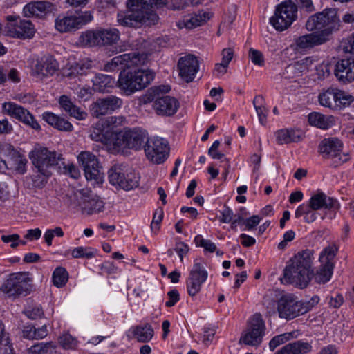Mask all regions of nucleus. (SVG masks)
Instances as JSON below:
<instances>
[{"mask_svg":"<svg viewBox=\"0 0 354 354\" xmlns=\"http://www.w3.org/2000/svg\"><path fill=\"white\" fill-rule=\"evenodd\" d=\"M314 251L306 249L299 252L288 262L283 270V280L299 288L307 287L313 278Z\"/></svg>","mask_w":354,"mask_h":354,"instance_id":"obj_1","label":"nucleus"},{"mask_svg":"<svg viewBox=\"0 0 354 354\" xmlns=\"http://www.w3.org/2000/svg\"><path fill=\"white\" fill-rule=\"evenodd\" d=\"M319 298L315 295L308 301L298 300L292 294H286L277 301L279 317L286 320L292 319L310 311L319 303Z\"/></svg>","mask_w":354,"mask_h":354,"instance_id":"obj_2","label":"nucleus"},{"mask_svg":"<svg viewBox=\"0 0 354 354\" xmlns=\"http://www.w3.org/2000/svg\"><path fill=\"white\" fill-rule=\"evenodd\" d=\"M169 90V86L167 85L151 87L143 97V102L147 104L153 102V108L159 115H173L179 108V102L175 97L163 96Z\"/></svg>","mask_w":354,"mask_h":354,"instance_id":"obj_3","label":"nucleus"},{"mask_svg":"<svg viewBox=\"0 0 354 354\" xmlns=\"http://www.w3.org/2000/svg\"><path fill=\"white\" fill-rule=\"evenodd\" d=\"M154 73L149 69L123 70L120 73L117 86L127 95L146 88L153 80Z\"/></svg>","mask_w":354,"mask_h":354,"instance_id":"obj_4","label":"nucleus"},{"mask_svg":"<svg viewBox=\"0 0 354 354\" xmlns=\"http://www.w3.org/2000/svg\"><path fill=\"white\" fill-rule=\"evenodd\" d=\"M29 158L37 171L46 180L52 174V169L59 162L64 165L61 154L55 151H49L47 148L36 145L29 153Z\"/></svg>","mask_w":354,"mask_h":354,"instance_id":"obj_5","label":"nucleus"},{"mask_svg":"<svg viewBox=\"0 0 354 354\" xmlns=\"http://www.w3.org/2000/svg\"><path fill=\"white\" fill-rule=\"evenodd\" d=\"M120 40V32L115 28H97L83 32L80 44L86 47L112 46Z\"/></svg>","mask_w":354,"mask_h":354,"instance_id":"obj_6","label":"nucleus"},{"mask_svg":"<svg viewBox=\"0 0 354 354\" xmlns=\"http://www.w3.org/2000/svg\"><path fill=\"white\" fill-rule=\"evenodd\" d=\"M109 183L124 190H131L138 186L140 177L135 171L126 165L115 164L108 171Z\"/></svg>","mask_w":354,"mask_h":354,"instance_id":"obj_7","label":"nucleus"},{"mask_svg":"<svg viewBox=\"0 0 354 354\" xmlns=\"http://www.w3.org/2000/svg\"><path fill=\"white\" fill-rule=\"evenodd\" d=\"M343 142L335 137L323 139L319 145V152L324 158L333 161L335 167L346 162L349 156L342 152Z\"/></svg>","mask_w":354,"mask_h":354,"instance_id":"obj_8","label":"nucleus"},{"mask_svg":"<svg viewBox=\"0 0 354 354\" xmlns=\"http://www.w3.org/2000/svg\"><path fill=\"white\" fill-rule=\"evenodd\" d=\"M337 248L335 245H330L326 247L319 254L320 266L315 272L313 273L315 282L318 283H325L328 282L333 274L335 257L337 253Z\"/></svg>","mask_w":354,"mask_h":354,"instance_id":"obj_9","label":"nucleus"},{"mask_svg":"<svg viewBox=\"0 0 354 354\" xmlns=\"http://www.w3.org/2000/svg\"><path fill=\"white\" fill-rule=\"evenodd\" d=\"M125 11H120L117 15L118 23L124 27L138 28L142 24L151 26L156 22H152L149 17L142 12L134 3L127 1Z\"/></svg>","mask_w":354,"mask_h":354,"instance_id":"obj_10","label":"nucleus"},{"mask_svg":"<svg viewBox=\"0 0 354 354\" xmlns=\"http://www.w3.org/2000/svg\"><path fill=\"white\" fill-rule=\"evenodd\" d=\"M297 6L291 1H284L275 10L274 15L270 17V22L279 31L288 28L296 19Z\"/></svg>","mask_w":354,"mask_h":354,"instance_id":"obj_11","label":"nucleus"},{"mask_svg":"<svg viewBox=\"0 0 354 354\" xmlns=\"http://www.w3.org/2000/svg\"><path fill=\"white\" fill-rule=\"evenodd\" d=\"M93 19L91 11H82L76 15H59L55 21V27L59 32H69L81 28Z\"/></svg>","mask_w":354,"mask_h":354,"instance_id":"obj_12","label":"nucleus"},{"mask_svg":"<svg viewBox=\"0 0 354 354\" xmlns=\"http://www.w3.org/2000/svg\"><path fill=\"white\" fill-rule=\"evenodd\" d=\"M337 11L334 8H326L322 12L310 16L306 23L308 31L330 30V35L335 28L337 22Z\"/></svg>","mask_w":354,"mask_h":354,"instance_id":"obj_13","label":"nucleus"},{"mask_svg":"<svg viewBox=\"0 0 354 354\" xmlns=\"http://www.w3.org/2000/svg\"><path fill=\"white\" fill-rule=\"evenodd\" d=\"M266 325L259 313L254 314L248 322L245 330L242 333L239 342L245 345L257 346L265 335Z\"/></svg>","mask_w":354,"mask_h":354,"instance_id":"obj_14","label":"nucleus"},{"mask_svg":"<svg viewBox=\"0 0 354 354\" xmlns=\"http://www.w3.org/2000/svg\"><path fill=\"white\" fill-rule=\"evenodd\" d=\"M6 20V28L9 36L21 39H29L34 37L36 30L30 20L14 15L7 16Z\"/></svg>","mask_w":354,"mask_h":354,"instance_id":"obj_15","label":"nucleus"},{"mask_svg":"<svg viewBox=\"0 0 354 354\" xmlns=\"http://www.w3.org/2000/svg\"><path fill=\"white\" fill-rule=\"evenodd\" d=\"M30 279L26 272L11 274L1 287V290L8 297L26 295L30 288Z\"/></svg>","mask_w":354,"mask_h":354,"instance_id":"obj_16","label":"nucleus"},{"mask_svg":"<svg viewBox=\"0 0 354 354\" xmlns=\"http://www.w3.org/2000/svg\"><path fill=\"white\" fill-rule=\"evenodd\" d=\"M145 152L149 160L160 164L165 162L169 153L168 142L162 138L148 139L145 145Z\"/></svg>","mask_w":354,"mask_h":354,"instance_id":"obj_17","label":"nucleus"},{"mask_svg":"<svg viewBox=\"0 0 354 354\" xmlns=\"http://www.w3.org/2000/svg\"><path fill=\"white\" fill-rule=\"evenodd\" d=\"M207 277L208 273L203 266V261L200 259H195L186 282L187 292L189 296L194 297L201 291Z\"/></svg>","mask_w":354,"mask_h":354,"instance_id":"obj_18","label":"nucleus"},{"mask_svg":"<svg viewBox=\"0 0 354 354\" xmlns=\"http://www.w3.org/2000/svg\"><path fill=\"white\" fill-rule=\"evenodd\" d=\"M123 104L122 100L115 95L97 98L90 105L91 115L96 118L111 114Z\"/></svg>","mask_w":354,"mask_h":354,"instance_id":"obj_19","label":"nucleus"},{"mask_svg":"<svg viewBox=\"0 0 354 354\" xmlns=\"http://www.w3.org/2000/svg\"><path fill=\"white\" fill-rule=\"evenodd\" d=\"M2 111L3 113L18 120L35 130H40L41 129L40 125L30 111L15 102H4L2 104Z\"/></svg>","mask_w":354,"mask_h":354,"instance_id":"obj_20","label":"nucleus"},{"mask_svg":"<svg viewBox=\"0 0 354 354\" xmlns=\"http://www.w3.org/2000/svg\"><path fill=\"white\" fill-rule=\"evenodd\" d=\"M79 163L83 167L87 180L97 182L102 178V173L96 156L89 151H82L77 156Z\"/></svg>","mask_w":354,"mask_h":354,"instance_id":"obj_21","label":"nucleus"},{"mask_svg":"<svg viewBox=\"0 0 354 354\" xmlns=\"http://www.w3.org/2000/svg\"><path fill=\"white\" fill-rule=\"evenodd\" d=\"M77 203L74 207H80L82 214L91 215L102 212L104 209V203L97 195L84 196L82 192L75 194Z\"/></svg>","mask_w":354,"mask_h":354,"instance_id":"obj_22","label":"nucleus"},{"mask_svg":"<svg viewBox=\"0 0 354 354\" xmlns=\"http://www.w3.org/2000/svg\"><path fill=\"white\" fill-rule=\"evenodd\" d=\"M178 68L180 76L187 82H192L198 71L199 62L193 55H187L179 59Z\"/></svg>","mask_w":354,"mask_h":354,"instance_id":"obj_23","label":"nucleus"},{"mask_svg":"<svg viewBox=\"0 0 354 354\" xmlns=\"http://www.w3.org/2000/svg\"><path fill=\"white\" fill-rule=\"evenodd\" d=\"M59 69L57 62L51 56H44L37 61L32 75L38 80L53 76Z\"/></svg>","mask_w":354,"mask_h":354,"instance_id":"obj_24","label":"nucleus"},{"mask_svg":"<svg viewBox=\"0 0 354 354\" xmlns=\"http://www.w3.org/2000/svg\"><path fill=\"white\" fill-rule=\"evenodd\" d=\"M329 36L330 30L309 33L296 39L295 44L300 49L310 48L325 43L328 40Z\"/></svg>","mask_w":354,"mask_h":354,"instance_id":"obj_25","label":"nucleus"},{"mask_svg":"<svg viewBox=\"0 0 354 354\" xmlns=\"http://www.w3.org/2000/svg\"><path fill=\"white\" fill-rule=\"evenodd\" d=\"M334 74L337 80L343 84L354 81V58L342 59L337 62Z\"/></svg>","mask_w":354,"mask_h":354,"instance_id":"obj_26","label":"nucleus"},{"mask_svg":"<svg viewBox=\"0 0 354 354\" xmlns=\"http://www.w3.org/2000/svg\"><path fill=\"white\" fill-rule=\"evenodd\" d=\"M125 138L127 148L133 150H140L144 143L148 140L147 132L140 128L125 129Z\"/></svg>","mask_w":354,"mask_h":354,"instance_id":"obj_27","label":"nucleus"},{"mask_svg":"<svg viewBox=\"0 0 354 354\" xmlns=\"http://www.w3.org/2000/svg\"><path fill=\"white\" fill-rule=\"evenodd\" d=\"M54 8L53 3L49 1H33L26 4L24 8V15L27 17H43L51 12Z\"/></svg>","mask_w":354,"mask_h":354,"instance_id":"obj_28","label":"nucleus"},{"mask_svg":"<svg viewBox=\"0 0 354 354\" xmlns=\"http://www.w3.org/2000/svg\"><path fill=\"white\" fill-rule=\"evenodd\" d=\"M308 203L313 209L319 210L322 208L325 209H338L339 203L337 200L328 197L323 192H318L311 196Z\"/></svg>","mask_w":354,"mask_h":354,"instance_id":"obj_29","label":"nucleus"},{"mask_svg":"<svg viewBox=\"0 0 354 354\" xmlns=\"http://www.w3.org/2000/svg\"><path fill=\"white\" fill-rule=\"evenodd\" d=\"M125 131H109L105 145L112 153H118L127 148Z\"/></svg>","mask_w":354,"mask_h":354,"instance_id":"obj_30","label":"nucleus"},{"mask_svg":"<svg viewBox=\"0 0 354 354\" xmlns=\"http://www.w3.org/2000/svg\"><path fill=\"white\" fill-rule=\"evenodd\" d=\"M311 350L312 346L309 342L297 340L285 345L274 354H307Z\"/></svg>","mask_w":354,"mask_h":354,"instance_id":"obj_31","label":"nucleus"},{"mask_svg":"<svg viewBox=\"0 0 354 354\" xmlns=\"http://www.w3.org/2000/svg\"><path fill=\"white\" fill-rule=\"evenodd\" d=\"M59 104L65 112L77 120H84L87 116V113L77 106L66 95H63L59 97Z\"/></svg>","mask_w":354,"mask_h":354,"instance_id":"obj_32","label":"nucleus"},{"mask_svg":"<svg viewBox=\"0 0 354 354\" xmlns=\"http://www.w3.org/2000/svg\"><path fill=\"white\" fill-rule=\"evenodd\" d=\"M211 14L208 12H199L192 16L186 17L183 20L178 22V26L180 28H186L187 29L194 28L205 24L211 17Z\"/></svg>","mask_w":354,"mask_h":354,"instance_id":"obj_33","label":"nucleus"},{"mask_svg":"<svg viewBox=\"0 0 354 354\" xmlns=\"http://www.w3.org/2000/svg\"><path fill=\"white\" fill-rule=\"evenodd\" d=\"M42 118L49 125L59 131H71L73 129L70 122L53 113L44 112L42 114Z\"/></svg>","mask_w":354,"mask_h":354,"instance_id":"obj_34","label":"nucleus"},{"mask_svg":"<svg viewBox=\"0 0 354 354\" xmlns=\"http://www.w3.org/2000/svg\"><path fill=\"white\" fill-rule=\"evenodd\" d=\"M93 90L100 93L109 92L117 82L110 75L97 74L92 80Z\"/></svg>","mask_w":354,"mask_h":354,"instance_id":"obj_35","label":"nucleus"},{"mask_svg":"<svg viewBox=\"0 0 354 354\" xmlns=\"http://www.w3.org/2000/svg\"><path fill=\"white\" fill-rule=\"evenodd\" d=\"M131 3H134L136 6H138V8L145 14H146L151 21L157 22L158 17L156 12H154L151 8L153 5L162 4L165 3V0H128Z\"/></svg>","mask_w":354,"mask_h":354,"instance_id":"obj_36","label":"nucleus"},{"mask_svg":"<svg viewBox=\"0 0 354 354\" xmlns=\"http://www.w3.org/2000/svg\"><path fill=\"white\" fill-rule=\"evenodd\" d=\"M308 59H303L293 64H289L286 67L283 75L286 79H294L301 76L304 73L308 71Z\"/></svg>","mask_w":354,"mask_h":354,"instance_id":"obj_37","label":"nucleus"},{"mask_svg":"<svg viewBox=\"0 0 354 354\" xmlns=\"http://www.w3.org/2000/svg\"><path fill=\"white\" fill-rule=\"evenodd\" d=\"M301 139L300 131L294 129H281L277 132L276 140L278 144L283 145L297 142Z\"/></svg>","mask_w":354,"mask_h":354,"instance_id":"obj_38","label":"nucleus"},{"mask_svg":"<svg viewBox=\"0 0 354 354\" xmlns=\"http://www.w3.org/2000/svg\"><path fill=\"white\" fill-rule=\"evenodd\" d=\"M308 122L311 125L327 129L334 124V118L319 113H311L308 115Z\"/></svg>","mask_w":354,"mask_h":354,"instance_id":"obj_39","label":"nucleus"},{"mask_svg":"<svg viewBox=\"0 0 354 354\" xmlns=\"http://www.w3.org/2000/svg\"><path fill=\"white\" fill-rule=\"evenodd\" d=\"M23 337L28 339H39L46 337L48 335V330L46 325L38 328L28 325L24 327L22 330Z\"/></svg>","mask_w":354,"mask_h":354,"instance_id":"obj_40","label":"nucleus"},{"mask_svg":"<svg viewBox=\"0 0 354 354\" xmlns=\"http://www.w3.org/2000/svg\"><path fill=\"white\" fill-rule=\"evenodd\" d=\"M109 132V131L106 129L102 121L99 120L92 127L90 138L94 141L105 145Z\"/></svg>","mask_w":354,"mask_h":354,"instance_id":"obj_41","label":"nucleus"},{"mask_svg":"<svg viewBox=\"0 0 354 354\" xmlns=\"http://www.w3.org/2000/svg\"><path fill=\"white\" fill-rule=\"evenodd\" d=\"M135 337L138 342H147L151 340L153 336V329L149 324L144 326H139L135 328L133 330Z\"/></svg>","mask_w":354,"mask_h":354,"instance_id":"obj_42","label":"nucleus"},{"mask_svg":"<svg viewBox=\"0 0 354 354\" xmlns=\"http://www.w3.org/2000/svg\"><path fill=\"white\" fill-rule=\"evenodd\" d=\"M124 55H127L129 59H126V67L131 68L133 66H138L141 65H144L148 59L147 54L145 53H124Z\"/></svg>","mask_w":354,"mask_h":354,"instance_id":"obj_43","label":"nucleus"},{"mask_svg":"<svg viewBox=\"0 0 354 354\" xmlns=\"http://www.w3.org/2000/svg\"><path fill=\"white\" fill-rule=\"evenodd\" d=\"M335 109H342L354 101V97L344 91L335 89Z\"/></svg>","mask_w":354,"mask_h":354,"instance_id":"obj_44","label":"nucleus"},{"mask_svg":"<svg viewBox=\"0 0 354 354\" xmlns=\"http://www.w3.org/2000/svg\"><path fill=\"white\" fill-rule=\"evenodd\" d=\"M253 105L261 124H264L267 118V110L265 107V100L262 95H257L253 100Z\"/></svg>","mask_w":354,"mask_h":354,"instance_id":"obj_45","label":"nucleus"},{"mask_svg":"<svg viewBox=\"0 0 354 354\" xmlns=\"http://www.w3.org/2000/svg\"><path fill=\"white\" fill-rule=\"evenodd\" d=\"M335 89L329 88L319 95V102L322 106L335 109Z\"/></svg>","mask_w":354,"mask_h":354,"instance_id":"obj_46","label":"nucleus"},{"mask_svg":"<svg viewBox=\"0 0 354 354\" xmlns=\"http://www.w3.org/2000/svg\"><path fill=\"white\" fill-rule=\"evenodd\" d=\"M53 283L57 288H62L66 285L68 279V274L63 267H57L53 273Z\"/></svg>","mask_w":354,"mask_h":354,"instance_id":"obj_47","label":"nucleus"},{"mask_svg":"<svg viewBox=\"0 0 354 354\" xmlns=\"http://www.w3.org/2000/svg\"><path fill=\"white\" fill-rule=\"evenodd\" d=\"M101 121L108 131L127 124V119L122 115L107 117Z\"/></svg>","mask_w":354,"mask_h":354,"instance_id":"obj_48","label":"nucleus"},{"mask_svg":"<svg viewBox=\"0 0 354 354\" xmlns=\"http://www.w3.org/2000/svg\"><path fill=\"white\" fill-rule=\"evenodd\" d=\"M126 59H129V57L124 54L114 57L110 62L104 65V70L107 72H111L114 71L120 66H126Z\"/></svg>","mask_w":354,"mask_h":354,"instance_id":"obj_49","label":"nucleus"},{"mask_svg":"<svg viewBox=\"0 0 354 354\" xmlns=\"http://www.w3.org/2000/svg\"><path fill=\"white\" fill-rule=\"evenodd\" d=\"M71 255L73 258H86L91 259L94 257L95 252L92 248L88 247H77L72 250Z\"/></svg>","mask_w":354,"mask_h":354,"instance_id":"obj_50","label":"nucleus"},{"mask_svg":"<svg viewBox=\"0 0 354 354\" xmlns=\"http://www.w3.org/2000/svg\"><path fill=\"white\" fill-rule=\"evenodd\" d=\"M292 335L290 333H286L274 336L269 343V348L271 351H274L277 346L283 344L290 340Z\"/></svg>","mask_w":354,"mask_h":354,"instance_id":"obj_51","label":"nucleus"},{"mask_svg":"<svg viewBox=\"0 0 354 354\" xmlns=\"http://www.w3.org/2000/svg\"><path fill=\"white\" fill-rule=\"evenodd\" d=\"M62 237L64 236V232L60 227H56L54 229L47 230L44 234V239L47 245L50 246L52 245L53 239L55 236Z\"/></svg>","mask_w":354,"mask_h":354,"instance_id":"obj_52","label":"nucleus"},{"mask_svg":"<svg viewBox=\"0 0 354 354\" xmlns=\"http://www.w3.org/2000/svg\"><path fill=\"white\" fill-rule=\"evenodd\" d=\"M59 344L65 349H73L77 346V342L70 334L62 335L59 339Z\"/></svg>","mask_w":354,"mask_h":354,"instance_id":"obj_53","label":"nucleus"},{"mask_svg":"<svg viewBox=\"0 0 354 354\" xmlns=\"http://www.w3.org/2000/svg\"><path fill=\"white\" fill-rule=\"evenodd\" d=\"M52 348H53L52 342H41L32 346L29 348V352L31 354H46Z\"/></svg>","mask_w":354,"mask_h":354,"instance_id":"obj_54","label":"nucleus"},{"mask_svg":"<svg viewBox=\"0 0 354 354\" xmlns=\"http://www.w3.org/2000/svg\"><path fill=\"white\" fill-rule=\"evenodd\" d=\"M249 58L252 61V62L259 66H262L264 65V58L261 52L259 50L250 48L249 50Z\"/></svg>","mask_w":354,"mask_h":354,"instance_id":"obj_55","label":"nucleus"},{"mask_svg":"<svg viewBox=\"0 0 354 354\" xmlns=\"http://www.w3.org/2000/svg\"><path fill=\"white\" fill-rule=\"evenodd\" d=\"M8 149L11 150L12 151V160L15 163V165H17L16 168L17 169H21L24 168L27 162V160L26 158H24L23 156H20L17 151L15 150L12 146L10 145H8Z\"/></svg>","mask_w":354,"mask_h":354,"instance_id":"obj_56","label":"nucleus"},{"mask_svg":"<svg viewBox=\"0 0 354 354\" xmlns=\"http://www.w3.org/2000/svg\"><path fill=\"white\" fill-rule=\"evenodd\" d=\"M163 218V210L158 209L155 211L153 216V220L151 224V229L152 231L157 232L160 228V224Z\"/></svg>","mask_w":354,"mask_h":354,"instance_id":"obj_57","label":"nucleus"},{"mask_svg":"<svg viewBox=\"0 0 354 354\" xmlns=\"http://www.w3.org/2000/svg\"><path fill=\"white\" fill-rule=\"evenodd\" d=\"M26 315L31 319H37L44 316V311L39 306L25 310Z\"/></svg>","mask_w":354,"mask_h":354,"instance_id":"obj_58","label":"nucleus"},{"mask_svg":"<svg viewBox=\"0 0 354 354\" xmlns=\"http://www.w3.org/2000/svg\"><path fill=\"white\" fill-rule=\"evenodd\" d=\"M219 145L220 142L218 140L214 141L208 151V154L214 159L222 160L224 158V160H227V159L225 158L224 153L218 151L217 149Z\"/></svg>","mask_w":354,"mask_h":354,"instance_id":"obj_59","label":"nucleus"},{"mask_svg":"<svg viewBox=\"0 0 354 354\" xmlns=\"http://www.w3.org/2000/svg\"><path fill=\"white\" fill-rule=\"evenodd\" d=\"M1 239L5 243H10L12 248H16L19 245V235L17 234L2 235Z\"/></svg>","mask_w":354,"mask_h":354,"instance_id":"obj_60","label":"nucleus"},{"mask_svg":"<svg viewBox=\"0 0 354 354\" xmlns=\"http://www.w3.org/2000/svg\"><path fill=\"white\" fill-rule=\"evenodd\" d=\"M313 210H315L311 207V205L308 204L303 203L297 207L295 212V216L299 218L303 216L304 218Z\"/></svg>","mask_w":354,"mask_h":354,"instance_id":"obj_61","label":"nucleus"},{"mask_svg":"<svg viewBox=\"0 0 354 354\" xmlns=\"http://www.w3.org/2000/svg\"><path fill=\"white\" fill-rule=\"evenodd\" d=\"M295 236V233L293 230H290L287 232H286L283 236V240L278 244V249L283 250H284L288 242L292 241Z\"/></svg>","mask_w":354,"mask_h":354,"instance_id":"obj_62","label":"nucleus"},{"mask_svg":"<svg viewBox=\"0 0 354 354\" xmlns=\"http://www.w3.org/2000/svg\"><path fill=\"white\" fill-rule=\"evenodd\" d=\"M189 246L184 242H178L175 245L174 250L178 254L180 261H183V257L189 252Z\"/></svg>","mask_w":354,"mask_h":354,"instance_id":"obj_63","label":"nucleus"},{"mask_svg":"<svg viewBox=\"0 0 354 354\" xmlns=\"http://www.w3.org/2000/svg\"><path fill=\"white\" fill-rule=\"evenodd\" d=\"M64 172L68 174L71 178L77 179L80 176V172L77 167L73 164L64 165Z\"/></svg>","mask_w":354,"mask_h":354,"instance_id":"obj_64","label":"nucleus"}]
</instances>
